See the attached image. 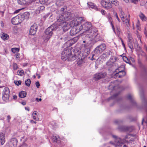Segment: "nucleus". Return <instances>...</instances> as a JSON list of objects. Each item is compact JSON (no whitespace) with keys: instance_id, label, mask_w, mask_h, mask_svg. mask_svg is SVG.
<instances>
[{"instance_id":"nucleus-52","label":"nucleus","mask_w":147,"mask_h":147,"mask_svg":"<svg viewBox=\"0 0 147 147\" xmlns=\"http://www.w3.org/2000/svg\"><path fill=\"white\" fill-rule=\"evenodd\" d=\"M27 147V145L26 144H24L22 145L21 146H20L19 147Z\"/></svg>"},{"instance_id":"nucleus-62","label":"nucleus","mask_w":147,"mask_h":147,"mask_svg":"<svg viewBox=\"0 0 147 147\" xmlns=\"http://www.w3.org/2000/svg\"><path fill=\"white\" fill-rule=\"evenodd\" d=\"M20 10L21 9H18V10H17L15 11H14V13H18V12L20 11Z\"/></svg>"},{"instance_id":"nucleus-59","label":"nucleus","mask_w":147,"mask_h":147,"mask_svg":"<svg viewBox=\"0 0 147 147\" xmlns=\"http://www.w3.org/2000/svg\"><path fill=\"white\" fill-rule=\"evenodd\" d=\"M36 101L38 102L39 101H41L42 100V99L41 98H36Z\"/></svg>"},{"instance_id":"nucleus-28","label":"nucleus","mask_w":147,"mask_h":147,"mask_svg":"<svg viewBox=\"0 0 147 147\" xmlns=\"http://www.w3.org/2000/svg\"><path fill=\"white\" fill-rule=\"evenodd\" d=\"M80 57L84 59L87 56V54L85 53L83 51H81L79 54Z\"/></svg>"},{"instance_id":"nucleus-9","label":"nucleus","mask_w":147,"mask_h":147,"mask_svg":"<svg viewBox=\"0 0 147 147\" xmlns=\"http://www.w3.org/2000/svg\"><path fill=\"white\" fill-rule=\"evenodd\" d=\"M22 22L21 19L20 18L19 15L14 17L11 20V23L14 25L19 24Z\"/></svg>"},{"instance_id":"nucleus-50","label":"nucleus","mask_w":147,"mask_h":147,"mask_svg":"<svg viewBox=\"0 0 147 147\" xmlns=\"http://www.w3.org/2000/svg\"><path fill=\"white\" fill-rule=\"evenodd\" d=\"M140 24L138 22L137 24H136V27L137 29L138 30H140Z\"/></svg>"},{"instance_id":"nucleus-61","label":"nucleus","mask_w":147,"mask_h":147,"mask_svg":"<svg viewBox=\"0 0 147 147\" xmlns=\"http://www.w3.org/2000/svg\"><path fill=\"white\" fill-rule=\"evenodd\" d=\"M78 38H73V40H74V42H76L77 41V40H78Z\"/></svg>"},{"instance_id":"nucleus-51","label":"nucleus","mask_w":147,"mask_h":147,"mask_svg":"<svg viewBox=\"0 0 147 147\" xmlns=\"http://www.w3.org/2000/svg\"><path fill=\"white\" fill-rule=\"evenodd\" d=\"M110 24L111 25V26H112V28L113 31L114 32H115V28L114 27V26L113 24L112 23V22L111 21Z\"/></svg>"},{"instance_id":"nucleus-37","label":"nucleus","mask_w":147,"mask_h":147,"mask_svg":"<svg viewBox=\"0 0 147 147\" xmlns=\"http://www.w3.org/2000/svg\"><path fill=\"white\" fill-rule=\"evenodd\" d=\"M121 56L123 57V60L125 62L129 63V61L128 60L127 57L125 56H123V55H121Z\"/></svg>"},{"instance_id":"nucleus-2","label":"nucleus","mask_w":147,"mask_h":147,"mask_svg":"<svg viewBox=\"0 0 147 147\" xmlns=\"http://www.w3.org/2000/svg\"><path fill=\"white\" fill-rule=\"evenodd\" d=\"M61 59L64 61H73L76 59L75 55H72L71 50L69 49H65L61 55Z\"/></svg>"},{"instance_id":"nucleus-20","label":"nucleus","mask_w":147,"mask_h":147,"mask_svg":"<svg viewBox=\"0 0 147 147\" xmlns=\"http://www.w3.org/2000/svg\"><path fill=\"white\" fill-rule=\"evenodd\" d=\"M10 142L14 147H16L17 146L18 140L16 138H11L10 140Z\"/></svg>"},{"instance_id":"nucleus-31","label":"nucleus","mask_w":147,"mask_h":147,"mask_svg":"<svg viewBox=\"0 0 147 147\" xmlns=\"http://www.w3.org/2000/svg\"><path fill=\"white\" fill-rule=\"evenodd\" d=\"M98 46L102 52L104 51L106 49V45L105 44H102Z\"/></svg>"},{"instance_id":"nucleus-18","label":"nucleus","mask_w":147,"mask_h":147,"mask_svg":"<svg viewBox=\"0 0 147 147\" xmlns=\"http://www.w3.org/2000/svg\"><path fill=\"white\" fill-rule=\"evenodd\" d=\"M57 22H59V23L64 22V20H65L62 14L59 15L57 18Z\"/></svg>"},{"instance_id":"nucleus-22","label":"nucleus","mask_w":147,"mask_h":147,"mask_svg":"<svg viewBox=\"0 0 147 147\" xmlns=\"http://www.w3.org/2000/svg\"><path fill=\"white\" fill-rule=\"evenodd\" d=\"M128 99L129 100L133 105L136 104V102L134 100L131 94H129L127 96Z\"/></svg>"},{"instance_id":"nucleus-3","label":"nucleus","mask_w":147,"mask_h":147,"mask_svg":"<svg viewBox=\"0 0 147 147\" xmlns=\"http://www.w3.org/2000/svg\"><path fill=\"white\" fill-rule=\"evenodd\" d=\"M57 28V26L55 24H53L47 28L45 32V34L47 35L46 39L49 40L53 34V31H55Z\"/></svg>"},{"instance_id":"nucleus-56","label":"nucleus","mask_w":147,"mask_h":147,"mask_svg":"<svg viewBox=\"0 0 147 147\" xmlns=\"http://www.w3.org/2000/svg\"><path fill=\"white\" fill-rule=\"evenodd\" d=\"M115 16L117 18V19L118 21L119 22H120V19H119V18H118V16L117 15V13H115Z\"/></svg>"},{"instance_id":"nucleus-1","label":"nucleus","mask_w":147,"mask_h":147,"mask_svg":"<svg viewBox=\"0 0 147 147\" xmlns=\"http://www.w3.org/2000/svg\"><path fill=\"white\" fill-rule=\"evenodd\" d=\"M85 34L90 38V40L93 41L94 43L103 40V39L98 35V30L96 28H91L86 32Z\"/></svg>"},{"instance_id":"nucleus-21","label":"nucleus","mask_w":147,"mask_h":147,"mask_svg":"<svg viewBox=\"0 0 147 147\" xmlns=\"http://www.w3.org/2000/svg\"><path fill=\"white\" fill-rule=\"evenodd\" d=\"M32 117L33 119L36 121H39V118L38 117V115L36 111H34L32 113Z\"/></svg>"},{"instance_id":"nucleus-13","label":"nucleus","mask_w":147,"mask_h":147,"mask_svg":"<svg viewBox=\"0 0 147 147\" xmlns=\"http://www.w3.org/2000/svg\"><path fill=\"white\" fill-rule=\"evenodd\" d=\"M80 31L79 28V29H78L76 28H73L70 30V34L71 35L74 36L77 34Z\"/></svg>"},{"instance_id":"nucleus-5","label":"nucleus","mask_w":147,"mask_h":147,"mask_svg":"<svg viewBox=\"0 0 147 147\" xmlns=\"http://www.w3.org/2000/svg\"><path fill=\"white\" fill-rule=\"evenodd\" d=\"M112 136L115 139V144L116 147H127L123 143V141L120 138L115 135H113Z\"/></svg>"},{"instance_id":"nucleus-58","label":"nucleus","mask_w":147,"mask_h":147,"mask_svg":"<svg viewBox=\"0 0 147 147\" xmlns=\"http://www.w3.org/2000/svg\"><path fill=\"white\" fill-rule=\"evenodd\" d=\"M7 120H8V121L9 122V121H10V120L11 119V117H10V116L9 115H8L7 116Z\"/></svg>"},{"instance_id":"nucleus-23","label":"nucleus","mask_w":147,"mask_h":147,"mask_svg":"<svg viewBox=\"0 0 147 147\" xmlns=\"http://www.w3.org/2000/svg\"><path fill=\"white\" fill-rule=\"evenodd\" d=\"M102 52L101 51V49H100L98 46L96 47L94 51V53L96 54H100Z\"/></svg>"},{"instance_id":"nucleus-44","label":"nucleus","mask_w":147,"mask_h":147,"mask_svg":"<svg viewBox=\"0 0 147 147\" xmlns=\"http://www.w3.org/2000/svg\"><path fill=\"white\" fill-rule=\"evenodd\" d=\"M119 94L116 93V94H114V95H113V96H111V97L109 98V99H110L111 98L113 99L116 98H117V96Z\"/></svg>"},{"instance_id":"nucleus-16","label":"nucleus","mask_w":147,"mask_h":147,"mask_svg":"<svg viewBox=\"0 0 147 147\" xmlns=\"http://www.w3.org/2000/svg\"><path fill=\"white\" fill-rule=\"evenodd\" d=\"M62 15L65 20H68L70 18L71 13L70 12H65L62 14Z\"/></svg>"},{"instance_id":"nucleus-64","label":"nucleus","mask_w":147,"mask_h":147,"mask_svg":"<svg viewBox=\"0 0 147 147\" xmlns=\"http://www.w3.org/2000/svg\"><path fill=\"white\" fill-rule=\"evenodd\" d=\"M30 122L32 123H35V124H36V121H33L32 120H31L30 121Z\"/></svg>"},{"instance_id":"nucleus-32","label":"nucleus","mask_w":147,"mask_h":147,"mask_svg":"<svg viewBox=\"0 0 147 147\" xmlns=\"http://www.w3.org/2000/svg\"><path fill=\"white\" fill-rule=\"evenodd\" d=\"M1 38L4 40H7L9 38L8 35L6 34L3 33L1 36Z\"/></svg>"},{"instance_id":"nucleus-14","label":"nucleus","mask_w":147,"mask_h":147,"mask_svg":"<svg viewBox=\"0 0 147 147\" xmlns=\"http://www.w3.org/2000/svg\"><path fill=\"white\" fill-rule=\"evenodd\" d=\"M5 142V134L0 133V145H3Z\"/></svg>"},{"instance_id":"nucleus-53","label":"nucleus","mask_w":147,"mask_h":147,"mask_svg":"<svg viewBox=\"0 0 147 147\" xmlns=\"http://www.w3.org/2000/svg\"><path fill=\"white\" fill-rule=\"evenodd\" d=\"M45 8V7L44 6H40L39 7V9L40 10H43Z\"/></svg>"},{"instance_id":"nucleus-25","label":"nucleus","mask_w":147,"mask_h":147,"mask_svg":"<svg viewBox=\"0 0 147 147\" xmlns=\"http://www.w3.org/2000/svg\"><path fill=\"white\" fill-rule=\"evenodd\" d=\"M88 5L89 8H91L93 9H96L97 8L96 6L94 5V4L91 2H89L87 3Z\"/></svg>"},{"instance_id":"nucleus-34","label":"nucleus","mask_w":147,"mask_h":147,"mask_svg":"<svg viewBox=\"0 0 147 147\" xmlns=\"http://www.w3.org/2000/svg\"><path fill=\"white\" fill-rule=\"evenodd\" d=\"M108 1L110 2L111 4L112 3L115 6L117 5L118 4V2L116 0H108Z\"/></svg>"},{"instance_id":"nucleus-26","label":"nucleus","mask_w":147,"mask_h":147,"mask_svg":"<svg viewBox=\"0 0 147 147\" xmlns=\"http://www.w3.org/2000/svg\"><path fill=\"white\" fill-rule=\"evenodd\" d=\"M9 90L8 88L5 87L4 89L2 95L9 94Z\"/></svg>"},{"instance_id":"nucleus-17","label":"nucleus","mask_w":147,"mask_h":147,"mask_svg":"<svg viewBox=\"0 0 147 147\" xmlns=\"http://www.w3.org/2000/svg\"><path fill=\"white\" fill-rule=\"evenodd\" d=\"M125 72L123 70L119 71L118 73L115 74L114 76H118L119 78H122L125 75Z\"/></svg>"},{"instance_id":"nucleus-43","label":"nucleus","mask_w":147,"mask_h":147,"mask_svg":"<svg viewBox=\"0 0 147 147\" xmlns=\"http://www.w3.org/2000/svg\"><path fill=\"white\" fill-rule=\"evenodd\" d=\"M106 3V1L104 0H102L100 2L101 5L104 7L105 6V3Z\"/></svg>"},{"instance_id":"nucleus-30","label":"nucleus","mask_w":147,"mask_h":147,"mask_svg":"<svg viewBox=\"0 0 147 147\" xmlns=\"http://www.w3.org/2000/svg\"><path fill=\"white\" fill-rule=\"evenodd\" d=\"M112 7V5L109 1L108 2L106 1V3H105V6L104 7L107 9H110Z\"/></svg>"},{"instance_id":"nucleus-35","label":"nucleus","mask_w":147,"mask_h":147,"mask_svg":"<svg viewBox=\"0 0 147 147\" xmlns=\"http://www.w3.org/2000/svg\"><path fill=\"white\" fill-rule=\"evenodd\" d=\"M139 17L142 21L145 20L146 19V16L142 13L139 15Z\"/></svg>"},{"instance_id":"nucleus-42","label":"nucleus","mask_w":147,"mask_h":147,"mask_svg":"<svg viewBox=\"0 0 147 147\" xmlns=\"http://www.w3.org/2000/svg\"><path fill=\"white\" fill-rule=\"evenodd\" d=\"M14 82L15 84L18 86L19 85L21 84L22 83V82L20 80L15 81Z\"/></svg>"},{"instance_id":"nucleus-6","label":"nucleus","mask_w":147,"mask_h":147,"mask_svg":"<svg viewBox=\"0 0 147 147\" xmlns=\"http://www.w3.org/2000/svg\"><path fill=\"white\" fill-rule=\"evenodd\" d=\"M91 24L90 22H86L82 25L80 27V31L82 30L84 33L86 32L88 30L90 29V28L91 27Z\"/></svg>"},{"instance_id":"nucleus-40","label":"nucleus","mask_w":147,"mask_h":147,"mask_svg":"<svg viewBox=\"0 0 147 147\" xmlns=\"http://www.w3.org/2000/svg\"><path fill=\"white\" fill-rule=\"evenodd\" d=\"M19 49L17 48H13L12 49V52L15 53L16 51H19Z\"/></svg>"},{"instance_id":"nucleus-39","label":"nucleus","mask_w":147,"mask_h":147,"mask_svg":"<svg viewBox=\"0 0 147 147\" xmlns=\"http://www.w3.org/2000/svg\"><path fill=\"white\" fill-rule=\"evenodd\" d=\"M31 83V81L30 79H28L27 80L25 81L26 85L27 86H29Z\"/></svg>"},{"instance_id":"nucleus-48","label":"nucleus","mask_w":147,"mask_h":147,"mask_svg":"<svg viewBox=\"0 0 147 147\" xmlns=\"http://www.w3.org/2000/svg\"><path fill=\"white\" fill-rule=\"evenodd\" d=\"M131 136H132V135H131V134H129V135H127V136H126L125 137V140H127V139L129 138H130V137Z\"/></svg>"},{"instance_id":"nucleus-27","label":"nucleus","mask_w":147,"mask_h":147,"mask_svg":"<svg viewBox=\"0 0 147 147\" xmlns=\"http://www.w3.org/2000/svg\"><path fill=\"white\" fill-rule=\"evenodd\" d=\"M26 95V92L22 91L20 92L19 94V96L21 98H24L25 97Z\"/></svg>"},{"instance_id":"nucleus-60","label":"nucleus","mask_w":147,"mask_h":147,"mask_svg":"<svg viewBox=\"0 0 147 147\" xmlns=\"http://www.w3.org/2000/svg\"><path fill=\"white\" fill-rule=\"evenodd\" d=\"M120 14L124 15V13L121 9L120 10Z\"/></svg>"},{"instance_id":"nucleus-45","label":"nucleus","mask_w":147,"mask_h":147,"mask_svg":"<svg viewBox=\"0 0 147 147\" xmlns=\"http://www.w3.org/2000/svg\"><path fill=\"white\" fill-rule=\"evenodd\" d=\"M13 67L14 70H16L18 68V65L16 63H13Z\"/></svg>"},{"instance_id":"nucleus-29","label":"nucleus","mask_w":147,"mask_h":147,"mask_svg":"<svg viewBox=\"0 0 147 147\" xmlns=\"http://www.w3.org/2000/svg\"><path fill=\"white\" fill-rule=\"evenodd\" d=\"M2 99L5 101H7L8 100L9 94L2 95Z\"/></svg>"},{"instance_id":"nucleus-49","label":"nucleus","mask_w":147,"mask_h":147,"mask_svg":"<svg viewBox=\"0 0 147 147\" xmlns=\"http://www.w3.org/2000/svg\"><path fill=\"white\" fill-rule=\"evenodd\" d=\"M36 85L37 88H39L40 86V84L39 82L37 81L36 82Z\"/></svg>"},{"instance_id":"nucleus-8","label":"nucleus","mask_w":147,"mask_h":147,"mask_svg":"<svg viewBox=\"0 0 147 147\" xmlns=\"http://www.w3.org/2000/svg\"><path fill=\"white\" fill-rule=\"evenodd\" d=\"M120 17L123 23L125 24L127 26L126 28L128 29L129 28V20H130V15H128V18H125L124 15L120 14Z\"/></svg>"},{"instance_id":"nucleus-12","label":"nucleus","mask_w":147,"mask_h":147,"mask_svg":"<svg viewBox=\"0 0 147 147\" xmlns=\"http://www.w3.org/2000/svg\"><path fill=\"white\" fill-rule=\"evenodd\" d=\"M19 15L20 18L22 22L24 19H27L29 18L30 13L28 12H26L22 14Z\"/></svg>"},{"instance_id":"nucleus-10","label":"nucleus","mask_w":147,"mask_h":147,"mask_svg":"<svg viewBox=\"0 0 147 147\" xmlns=\"http://www.w3.org/2000/svg\"><path fill=\"white\" fill-rule=\"evenodd\" d=\"M107 75V73L105 72L96 74L94 75V78L95 80H98L101 78L105 77Z\"/></svg>"},{"instance_id":"nucleus-11","label":"nucleus","mask_w":147,"mask_h":147,"mask_svg":"<svg viewBox=\"0 0 147 147\" xmlns=\"http://www.w3.org/2000/svg\"><path fill=\"white\" fill-rule=\"evenodd\" d=\"M38 27L36 24H34L32 26L30 30V33L31 35H34L35 34L37 30Z\"/></svg>"},{"instance_id":"nucleus-7","label":"nucleus","mask_w":147,"mask_h":147,"mask_svg":"<svg viewBox=\"0 0 147 147\" xmlns=\"http://www.w3.org/2000/svg\"><path fill=\"white\" fill-rule=\"evenodd\" d=\"M59 26H61L63 28L64 32L67 30L71 27L70 23L68 24L66 22L64 21L58 24Z\"/></svg>"},{"instance_id":"nucleus-36","label":"nucleus","mask_w":147,"mask_h":147,"mask_svg":"<svg viewBox=\"0 0 147 147\" xmlns=\"http://www.w3.org/2000/svg\"><path fill=\"white\" fill-rule=\"evenodd\" d=\"M24 74V72L23 70H18L17 72V74L20 76H22Z\"/></svg>"},{"instance_id":"nucleus-46","label":"nucleus","mask_w":147,"mask_h":147,"mask_svg":"<svg viewBox=\"0 0 147 147\" xmlns=\"http://www.w3.org/2000/svg\"><path fill=\"white\" fill-rule=\"evenodd\" d=\"M140 97L142 100H143L145 102H146V100L145 99L144 96H143L142 93L140 94Z\"/></svg>"},{"instance_id":"nucleus-55","label":"nucleus","mask_w":147,"mask_h":147,"mask_svg":"<svg viewBox=\"0 0 147 147\" xmlns=\"http://www.w3.org/2000/svg\"><path fill=\"white\" fill-rule=\"evenodd\" d=\"M101 12L102 15H105L106 13V11L104 10H101Z\"/></svg>"},{"instance_id":"nucleus-63","label":"nucleus","mask_w":147,"mask_h":147,"mask_svg":"<svg viewBox=\"0 0 147 147\" xmlns=\"http://www.w3.org/2000/svg\"><path fill=\"white\" fill-rule=\"evenodd\" d=\"M25 109L26 110L28 111H30V109L28 107H25Z\"/></svg>"},{"instance_id":"nucleus-47","label":"nucleus","mask_w":147,"mask_h":147,"mask_svg":"<svg viewBox=\"0 0 147 147\" xmlns=\"http://www.w3.org/2000/svg\"><path fill=\"white\" fill-rule=\"evenodd\" d=\"M90 49L88 48L85 49L84 51V53L87 54V55L90 53Z\"/></svg>"},{"instance_id":"nucleus-38","label":"nucleus","mask_w":147,"mask_h":147,"mask_svg":"<svg viewBox=\"0 0 147 147\" xmlns=\"http://www.w3.org/2000/svg\"><path fill=\"white\" fill-rule=\"evenodd\" d=\"M128 45L129 47L131 49H133V47L131 41L130 40H128Z\"/></svg>"},{"instance_id":"nucleus-57","label":"nucleus","mask_w":147,"mask_h":147,"mask_svg":"<svg viewBox=\"0 0 147 147\" xmlns=\"http://www.w3.org/2000/svg\"><path fill=\"white\" fill-rule=\"evenodd\" d=\"M121 41L122 43V44L123 47H124V48L125 49V45L124 43L123 42V40L122 39H121Z\"/></svg>"},{"instance_id":"nucleus-15","label":"nucleus","mask_w":147,"mask_h":147,"mask_svg":"<svg viewBox=\"0 0 147 147\" xmlns=\"http://www.w3.org/2000/svg\"><path fill=\"white\" fill-rule=\"evenodd\" d=\"M110 53V51H109L103 53L101 56V58L103 60L106 59L109 57Z\"/></svg>"},{"instance_id":"nucleus-19","label":"nucleus","mask_w":147,"mask_h":147,"mask_svg":"<svg viewBox=\"0 0 147 147\" xmlns=\"http://www.w3.org/2000/svg\"><path fill=\"white\" fill-rule=\"evenodd\" d=\"M18 3L22 5H29L30 3L27 2L26 0H19L18 1Z\"/></svg>"},{"instance_id":"nucleus-24","label":"nucleus","mask_w":147,"mask_h":147,"mask_svg":"<svg viewBox=\"0 0 147 147\" xmlns=\"http://www.w3.org/2000/svg\"><path fill=\"white\" fill-rule=\"evenodd\" d=\"M52 140L54 142L57 143H59L60 142L59 137H57L55 136H53L52 138Z\"/></svg>"},{"instance_id":"nucleus-54","label":"nucleus","mask_w":147,"mask_h":147,"mask_svg":"<svg viewBox=\"0 0 147 147\" xmlns=\"http://www.w3.org/2000/svg\"><path fill=\"white\" fill-rule=\"evenodd\" d=\"M130 1L134 3H136L138 2V0H131Z\"/></svg>"},{"instance_id":"nucleus-41","label":"nucleus","mask_w":147,"mask_h":147,"mask_svg":"<svg viewBox=\"0 0 147 147\" xmlns=\"http://www.w3.org/2000/svg\"><path fill=\"white\" fill-rule=\"evenodd\" d=\"M63 40L64 41H65L67 40H68V36L66 34H64L63 36Z\"/></svg>"},{"instance_id":"nucleus-4","label":"nucleus","mask_w":147,"mask_h":147,"mask_svg":"<svg viewBox=\"0 0 147 147\" xmlns=\"http://www.w3.org/2000/svg\"><path fill=\"white\" fill-rule=\"evenodd\" d=\"M84 21L82 17L75 18L70 22V23L71 26L74 27L78 26Z\"/></svg>"},{"instance_id":"nucleus-33","label":"nucleus","mask_w":147,"mask_h":147,"mask_svg":"<svg viewBox=\"0 0 147 147\" xmlns=\"http://www.w3.org/2000/svg\"><path fill=\"white\" fill-rule=\"evenodd\" d=\"M77 64L79 65L82 64L84 62V59L81 58L80 59V57H79L78 59L77 60Z\"/></svg>"}]
</instances>
